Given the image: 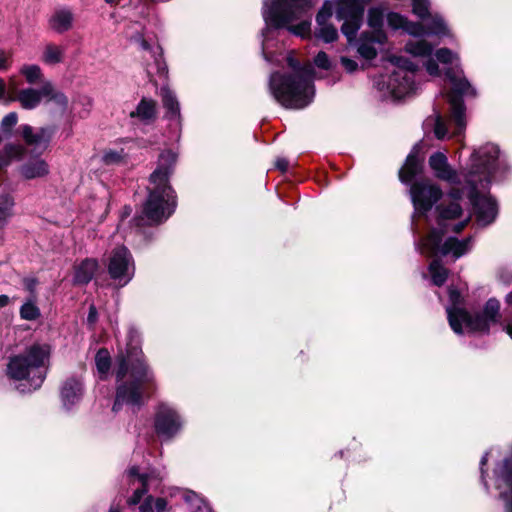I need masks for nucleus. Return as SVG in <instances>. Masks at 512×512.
I'll return each instance as SVG.
<instances>
[{"mask_svg":"<svg viewBox=\"0 0 512 512\" xmlns=\"http://www.w3.org/2000/svg\"><path fill=\"white\" fill-rule=\"evenodd\" d=\"M127 477L132 485H137L133 495L128 500L129 505L140 503L143 495L151 489H157L163 479V475L159 471L140 474L137 467L130 468Z\"/></svg>","mask_w":512,"mask_h":512,"instance_id":"ddd939ff","label":"nucleus"},{"mask_svg":"<svg viewBox=\"0 0 512 512\" xmlns=\"http://www.w3.org/2000/svg\"><path fill=\"white\" fill-rule=\"evenodd\" d=\"M353 6H356L360 9V16L363 15L364 7L358 0H352ZM350 0H339L337 4L336 16L339 20L344 18H350V11L352 8V3H349Z\"/></svg>","mask_w":512,"mask_h":512,"instance_id":"58836bf2","label":"nucleus"},{"mask_svg":"<svg viewBox=\"0 0 512 512\" xmlns=\"http://www.w3.org/2000/svg\"><path fill=\"white\" fill-rule=\"evenodd\" d=\"M97 269V260L85 259L75 268L74 282L77 284H87L91 281Z\"/></svg>","mask_w":512,"mask_h":512,"instance_id":"a878e982","label":"nucleus"},{"mask_svg":"<svg viewBox=\"0 0 512 512\" xmlns=\"http://www.w3.org/2000/svg\"><path fill=\"white\" fill-rule=\"evenodd\" d=\"M448 294L450 304L446 307V312L454 333H487L491 325L499 322L500 302L496 298H490L481 313L472 315L462 307L463 299L457 288L450 286Z\"/></svg>","mask_w":512,"mask_h":512,"instance_id":"0eeeda50","label":"nucleus"},{"mask_svg":"<svg viewBox=\"0 0 512 512\" xmlns=\"http://www.w3.org/2000/svg\"><path fill=\"white\" fill-rule=\"evenodd\" d=\"M424 77L444 86L449 104V127L439 112L434 120L437 139L460 137L466 128L463 98H476L478 93L466 79L460 66H382L372 78L373 89L381 100L397 101L413 94Z\"/></svg>","mask_w":512,"mask_h":512,"instance_id":"f03ea898","label":"nucleus"},{"mask_svg":"<svg viewBox=\"0 0 512 512\" xmlns=\"http://www.w3.org/2000/svg\"><path fill=\"white\" fill-rule=\"evenodd\" d=\"M410 198L414 207L412 216V229L414 233H420L419 221L423 218L429 224V213L435 203L441 200L443 192L441 188L429 180L416 181L409 189Z\"/></svg>","mask_w":512,"mask_h":512,"instance_id":"1a4fd4ad","label":"nucleus"},{"mask_svg":"<svg viewBox=\"0 0 512 512\" xmlns=\"http://www.w3.org/2000/svg\"><path fill=\"white\" fill-rule=\"evenodd\" d=\"M134 146V141L122 140L119 143H116L113 147L107 148L103 151L101 162L108 166L126 164Z\"/></svg>","mask_w":512,"mask_h":512,"instance_id":"2eb2a0df","label":"nucleus"},{"mask_svg":"<svg viewBox=\"0 0 512 512\" xmlns=\"http://www.w3.org/2000/svg\"><path fill=\"white\" fill-rule=\"evenodd\" d=\"M19 313L21 319L26 321H35L41 315L40 309L32 298L23 303L20 307Z\"/></svg>","mask_w":512,"mask_h":512,"instance_id":"c9c22d12","label":"nucleus"},{"mask_svg":"<svg viewBox=\"0 0 512 512\" xmlns=\"http://www.w3.org/2000/svg\"><path fill=\"white\" fill-rule=\"evenodd\" d=\"M167 505V501L162 497L147 496L138 509L139 512H164Z\"/></svg>","mask_w":512,"mask_h":512,"instance_id":"7c9ffc66","label":"nucleus"},{"mask_svg":"<svg viewBox=\"0 0 512 512\" xmlns=\"http://www.w3.org/2000/svg\"><path fill=\"white\" fill-rule=\"evenodd\" d=\"M24 147L19 144H7L0 149V169L9 166L13 160H18L24 154Z\"/></svg>","mask_w":512,"mask_h":512,"instance_id":"c756f323","label":"nucleus"},{"mask_svg":"<svg viewBox=\"0 0 512 512\" xmlns=\"http://www.w3.org/2000/svg\"><path fill=\"white\" fill-rule=\"evenodd\" d=\"M52 91V83H43L41 87L19 88L18 84L12 80L9 83L8 96L6 104L18 102L23 109H35L41 103L42 99Z\"/></svg>","mask_w":512,"mask_h":512,"instance_id":"f8f14e48","label":"nucleus"},{"mask_svg":"<svg viewBox=\"0 0 512 512\" xmlns=\"http://www.w3.org/2000/svg\"><path fill=\"white\" fill-rule=\"evenodd\" d=\"M20 174L27 180L45 177L49 174V165L42 158H33L20 167Z\"/></svg>","mask_w":512,"mask_h":512,"instance_id":"5701e85b","label":"nucleus"},{"mask_svg":"<svg viewBox=\"0 0 512 512\" xmlns=\"http://www.w3.org/2000/svg\"><path fill=\"white\" fill-rule=\"evenodd\" d=\"M314 64H328V56L324 52L318 53L315 58Z\"/></svg>","mask_w":512,"mask_h":512,"instance_id":"864d4df0","label":"nucleus"},{"mask_svg":"<svg viewBox=\"0 0 512 512\" xmlns=\"http://www.w3.org/2000/svg\"><path fill=\"white\" fill-rule=\"evenodd\" d=\"M429 166L434 175L439 180L449 183L453 187H462L464 179L461 180L459 173L448 163V158L443 152H435L429 158ZM467 171V167L462 173V177Z\"/></svg>","mask_w":512,"mask_h":512,"instance_id":"4468645a","label":"nucleus"},{"mask_svg":"<svg viewBox=\"0 0 512 512\" xmlns=\"http://www.w3.org/2000/svg\"><path fill=\"white\" fill-rule=\"evenodd\" d=\"M333 5L330 1H325L321 10L318 12L316 21L318 24L317 36L325 42H332L337 39L338 33L334 26L327 23L332 16Z\"/></svg>","mask_w":512,"mask_h":512,"instance_id":"f3484780","label":"nucleus"},{"mask_svg":"<svg viewBox=\"0 0 512 512\" xmlns=\"http://www.w3.org/2000/svg\"><path fill=\"white\" fill-rule=\"evenodd\" d=\"M405 49L409 54L416 57H426L432 52L431 45L424 40L411 41L406 44Z\"/></svg>","mask_w":512,"mask_h":512,"instance_id":"f704fd0d","label":"nucleus"},{"mask_svg":"<svg viewBox=\"0 0 512 512\" xmlns=\"http://www.w3.org/2000/svg\"><path fill=\"white\" fill-rule=\"evenodd\" d=\"M74 14L69 8L56 9L49 18V27L58 32L63 33L72 28Z\"/></svg>","mask_w":512,"mask_h":512,"instance_id":"4be33fe9","label":"nucleus"},{"mask_svg":"<svg viewBox=\"0 0 512 512\" xmlns=\"http://www.w3.org/2000/svg\"><path fill=\"white\" fill-rule=\"evenodd\" d=\"M424 26V34L444 35L447 27L444 20L438 16H432L430 21Z\"/></svg>","mask_w":512,"mask_h":512,"instance_id":"4c0bfd02","label":"nucleus"},{"mask_svg":"<svg viewBox=\"0 0 512 512\" xmlns=\"http://www.w3.org/2000/svg\"><path fill=\"white\" fill-rule=\"evenodd\" d=\"M108 273L116 286H126L134 277L135 263L125 246L116 247L109 257Z\"/></svg>","mask_w":512,"mask_h":512,"instance_id":"9d476101","label":"nucleus"},{"mask_svg":"<svg viewBox=\"0 0 512 512\" xmlns=\"http://www.w3.org/2000/svg\"><path fill=\"white\" fill-rule=\"evenodd\" d=\"M115 373L118 385L112 410L118 412L124 405L139 408L154 385V375L144 362L134 328L128 332L126 353L117 357Z\"/></svg>","mask_w":512,"mask_h":512,"instance_id":"20e7f679","label":"nucleus"},{"mask_svg":"<svg viewBox=\"0 0 512 512\" xmlns=\"http://www.w3.org/2000/svg\"><path fill=\"white\" fill-rule=\"evenodd\" d=\"M9 84L6 86L3 80L0 78V99H2L6 103V98L8 96Z\"/></svg>","mask_w":512,"mask_h":512,"instance_id":"8fccbe9b","label":"nucleus"},{"mask_svg":"<svg viewBox=\"0 0 512 512\" xmlns=\"http://www.w3.org/2000/svg\"><path fill=\"white\" fill-rule=\"evenodd\" d=\"M10 299L7 295H0V307L8 305Z\"/></svg>","mask_w":512,"mask_h":512,"instance_id":"6e6d98bb","label":"nucleus"},{"mask_svg":"<svg viewBox=\"0 0 512 512\" xmlns=\"http://www.w3.org/2000/svg\"><path fill=\"white\" fill-rule=\"evenodd\" d=\"M171 497H175L176 504H181L187 512H207L210 509L202 498L190 490L175 489Z\"/></svg>","mask_w":512,"mask_h":512,"instance_id":"a211bd4d","label":"nucleus"},{"mask_svg":"<svg viewBox=\"0 0 512 512\" xmlns=\"http://www.w3.org/2000/svg\"><path fill=\"white\" fill-rule=\"evenodd\" d=\"M64 50L57 45L49 44L43 52V60L49 63H59L64 61Z\"/></svg>","mask_w":512,"mask_h":512,"instance_id":"ea45409f","label":"nucleus"},{"mask_svg":"<svg viewBox=\"0 0 512 512\" xmlns=\"http://www.w3.org/2000/svg\"><path fill=\"white\" fill-rule=\"evenodd\" d=\"M377 43L379 44L376 40H375V35H372L371 37H365L361 40L359 46H358V52L359 54L365 58L366 60H371L373 59L377 52H376V48L374 47V44Z\"/></svg>","mask_w":512,"mask_h":512,"instance_id":"e433bc0d","label":"nucleus"},{"mask_svg":"<svg viewBox=\"0 0 512 512\" xmlns=\"http://www.w3.org/2000/svg\"><path fill=\"white\" fill-rule=\"evenodd\" d=\"M183 419L178 411L168 404L157 407L154 426L157 435L164 441L176 437L183 428Z\"/></svg>","mask_w":512,"mask_h":512,"instance_id":"9b49d317","label":"nucleus"},{"mask_svg":"<svg viewBox=\"0 0 512 512\" xmlns=\"http://www.w3.org/2000/svg\"><path fill=\"white\" fill-rule=\"evenodd\" d=\"M295 53L294 52H289L288 53V56H287V64L289 65H292V64H300V60L295 58Z\"/></svg>","mask_w":512,"mask_h":512,"instance_id":"5fc2aeb1","label":"nucleus"},{"mask_svg":"<svg viewBox=\"0 0 512 512\" xmlns=\"http://www.w3.org/2000/svg\"><path fill=\"white\" fill-rule=\"evenodd\" d=\"M429 274L434 285L442 286L447 279L448 270L438 260H433L429 264Z\"/></svg>","mask_w":512,"mask_h":512,"instance_id":"473e14b6","label":"nucleus"},{"mask_svg":"<svg viewBox=\"0 0 512 512\" xmlns=\"http://www.w3.org/2000/svg\"><path fill=\"white\" fill-rule=\"evenodd\" d=\"M166 68H167V66H163V67L161 68V72H162V73H166Z\"/></svg>","mask_w":512,"mask_h":512,"instance_id":"052dcab7","label":"nucleus"},{"mask_svg":"<svg viewBox=\"0 0 512 512\" xmlns=\"http://www.w3.org/2000/svg\"><path fill=\"white\" fill-rule=\"evenodd\" d=\"M387 21L390 27L393 29H403L407 33L413 36L424 35V26L421 23L409 22L405 17L398 13H389L387 15Z\"/></svg>","mask_w":512,"mask_h":512,"instance_id":"b1692460","label":"nucleus"},{"mask_svg":"<svg viewBox=\"0 0 512 512\" xmlns=\"http://www.w3.org/2000/svg\"><path fill=\"white\" fill-rule=\"evenodd\" d=\"M177 153L171 149L163 150L158 157L155 170L149 177L148 197L143 205V218L147 224H160L166 221L176 209V195L170 185V177L177 163Z\"/></svg>","mask_w":512,"mask_h":512,"instance_id":"39448f33","label":"nucleus"},{"mask_svg":"<svg viewBox=\"0 0 512 512\" xmlns=\"http://www.w3.org/2000/svg\"><path fill=\"white\" fill-rule=\"evenodd\" d=\"M207 512H213L211 509H209Z\"/></svg>","mask_w":512,"mask_h":512,"instance_id":"680f3d73","label":"nucleus"},{"mask_svg":"<svg viewBox=\"0 0 512 512\" xmlns=\"http://www.w3.org/2000/svg\"><path fill=\"white\" fill-rule=\"evenodd\" d=\"M160 96L164 108L166 109V117L170 121H175L177 126L181 124L180 105L176 95L168 87L163 86L160 89Z\"/></svg>","mask_w":512,"mask_h":512,"instance_id":"412c9836","label":"nucleus"},{"mask_svg":"<svg viewBox=\"0 0 512 512\" xmlns=\"http://www.w3.org/2000/svg\"><path fill=\"white\" fill-rule=\"evenodd\" d=\"M96 319H97V311H96V308L92 305L89 309L87 321L90 324H94L96 322Z\"/></svg>","mask_w":512,"mask_h":512,"instance_id":"603ef678","label":"nucleus"},{"mask_svg":"<svg viewBox=\"0 0 512 512\" xmlns=\"http://www.w3.org/2000/svg\"><path fill=\"white\" fill-rule=\"evenodd\" d=\"M435 56L437 61L442 64H451L453 62L459 61L457 54L445 48L439 49Z\"/></svg>","mask_w":512,"mask_h":512,"instance_id":"37998d69","label":"nucleus"},{"mask_svg":"<svg viewBox=\"0 0 512 512\" xmlns=\"http://www.w3.org/2000/svg\"><path fill=\"white\" fill-rule=\"evenodd\" d=\"M22 137L28 145L37 148H45L51 138V130L49 128L34 129L29 125H22Z\"/></svg>","mask_w":512,"mask_h":512,"instance_id":"aec40b11","label":"nucleus"},{"mask_svg":"<svg viewBox=\"0 0 512 512\" xmlns=\"http://www.w3.org/2000/svg\"><path fill=\"white\" fill-rule=\"evenodd\" d=\"M308 0H265L263 17L269 28H285L292 34L305 37L310 33L307 12Z\"/></svg>","mask_w":512,"mask_h":512,"instance_id":"6e6552de","label":"nucleus"},{"mask_svg":"<svg viewBox=\"0 0 512 512\" xmlns=\"http://www.w3.org/2000/svg\"><path fill=\"white\" fill-rule=\"evenodd\" d=\"M413 13L424 19L429 14L428 0H412Z\"/></svg>","mask_w":512,"mask_h":512,"instance_id":"c03bdc74","label":"nucleus"},{"mask_svg":"<svg viewBox=\"0 0 512 512\" xmlns=\"http://www.w3.org/2000/svg\"><path fill=\"white\" fill-rule=\"evenodd\" d=\"M15 198L10 193H0V230L4 229L14 216Z\"/></svg>","mask_w":512,"mask_h":512,"instance_id":"bb28decb","label":"nucleus"},{"mask_svg":"<svg viewBox=\"0 0 512 512\" xmlns=\"http://www.w3.org/2000/svg\"><path fill=\"white\" fill-rule=\"evenodd\" d=\"M350 4H353V1L350 0ZM360 9L356 6L352 5L351 11H350V18H344V23L342 25V33L347 37L348 41H352L355 37L356 31L359 28L360 25Z\"/></svg>","mask_w":512,"mask_h":512,"instance_id":"cd10ccee","label":"nucleus"},{"mask_svg":"<svg viewBox=\"0 0 512 512\" xmlns=\"http://www.w3.org/2000/svg\"><path fill=\"white\" fill-rule=\"evenodd\" d=\"M421 171L422 160L418 156V148L414 147L399 171L400 181L404 184H409Z\"/></svg>","mask_w":512,"mask_h":512,"instance_id":"6ab92c4d","label":"nucleus"},{"mask_svg":"<svg viewBox=\"0 0 512 512\" xmlns=\"http://www.w3.org/2000/svg\"><path fill=\"white\" fill-rule=\"evenodd\" d=\"M10 61H12L10 51L0 48V64H5Z\"/></svg>","mask_w":512,"mask_h":512,"instance_id":"de8ad7c7","label":"nucleus"},{"mask_svg":"<svg viewBox=\"0 0 512 512\" xmlns=\"http://www.w3.org/2000/svg\"><path fill=\"white\" fill-rule=\"evenodd\" d=\"M21 74L30 85L41 87L43 83H51L43 78L39 66H24L21 70Z\"/></svg>","mask_w":512,"mask_h":512,"instance_id":"2f4dec72","label":"nucleus"},{"mask_svg":"<svg viewBox=\"0 0 512 512\" xmlns=\"http://www.w3.org/2000/svg\"><path fill=\"white\" fill-rule=\"evenodd\" d=\"M45 99L49 102H52L53 105L60 111L65 112L68 106L67 97L60 91H57L52 85L51 93L47 94Z\"/></svg>","mask_w":512,"mask_h":512,"instance_id":"a19ab883","label":"nucleus"},{"mask_svg":"<svg viewBox=\"0 0 512 512\" xmlns=\"http://www.w3.org/2000/svg\"><path fill=\"white\" fill-rule=\"evenodd\" d=\"M109 512H120V510L116 506H111V508L109 509Z\"/></svg>","mask_w":512,"mask_h":512,"instance_id":"4d7b16f0","label":"nucleus"},{"mask_svg":"<svg viewBox=\"0 0 512 512\" xmlns=\"http://www.w3.org/2000/svg\"><path fill=\"white\" fill-rule=\"evenodd\" d=\"M505 303L507 310L512 312V291L509 292L505 297ZM503 330L512 339V317L505 316L502 322Z\"/></svg>","mask_w":512,"mask_h":512,"instance_id":"79ce46f5","label":"nucleus"},{"mask_svg":"<svg viewBox=\"0 0 512 512\" xmlns=\"http://www.w3.org/2000/svg\"><path fill=\"white\" fill-rule=\"evenodd\" d=\"M95 364L101 379H105L110 370L111 358L106 349H100L95 356Z\"/></svg>","mask_w":512,"mask_h":512,"instance_id":"72a5a7b5","label":"nucleus"},{"mask_svg":"<svg viewBox=\"0 0 512 512\" xmlns=\"http://www.w3.org/2000/svg\"><path fill=\"white\" fill-rule=\"evenodd\" d=\"M342 64L350 65V64H354V63L351 60L343 59Z\"/></svg>","mask_w":512,"mask_h":512,"instance_id":"13d9d810","label":"nucleus"},{"mask_svg":"<svg viewBox=\"0 0 512 512\" xmlns=\"http://www.w3.org/2000/svg\"><path fill=\"white\" fill-rule=\"evenodd\" d=\"M51 352L49 344L33 343L9 358L6 373L10 379L19 382L16 388L20 392H32L42 386L50 364Z\"/></svg>","mask_w":512,"mask_h":512,"instance_id":"423d86ee","label":"nucleus"},{"mask_svg":"<svg viewBox=\"0 0 512 512\" xmlns=\"http://www.w3.org/2000/svg\"><path fill=\"white\" fill-rule=\"evenodd\" d=\"M108 4H117L118 0H105Z\"/></svg>","mask_w":512,"mask_h":512,"instance_id":"bf43d9fd","label":"nucleus"},{"mask_svg":"<svg viewBox=\"0 0 512 512\" xmlns=\"http://www.w3.org/2000/svg\"><path fill=\"white\" fill-rule=\"evenodd\" d=\"M18 115L16 112L8 113L1 121V130L4 133H9L11 129L17 124Z\"/></svg>","mask_w":512,"mask_h":512,"instance_id":"a18cd8bd","label":"nucleus"},{"mask_svg":"<svg viewBox=\"0 0 512 512\" xmlns=\"http://www.w3.org/2000/svg\"><path fill=\"white\" fill-rule=\"evenodd\" d=\"M383 23V11L380 8H371L368 12V24L374 30L375 40L379 44H383L386 36L381 30Z\"/></svg>","mask_w":512,"mask_h":512,"instance_id":"c85d7f7f","label":"nucleus"},{"mask_svg":"<svg viewBox=\"0 0 512 512\" xmlns=\"http://www.w3.org/2000/svg\"><path fill=\"white\" fill-rule=\"evenodd\" d=\"M359 66H277L270 73L268 88L272 97L284 108L303 109L315 96L314 80L334 84L341 79V68L349 75ZM364 68V66H360Z\"/></svg>","mask_w":512,"mask_h":512,"instance_id":"7ed1b4c3","label":"nucleus"},{"mask_svg":"<svg viewBox=\"0 0 512 512\" xmlns=\"http://www.w3.org/2000/svg\"><path fill=\"white\" fill-rule=\"evenodd\" d=\"M24 286L25 288L29 291V292H34L36 286H37V281L36 279L34 278H26L24 280Z\"/></svg>","mask_w":512,"mask_h":512,"instance_id":"09e8293b","label":"nucleus"},{"mask_svg":"<svg viewBox=\"0 0 512 512\" xmlns=\"http://www.w3.org/2000/svg\"><path fill=\"white\" fill-rule=\"evenodd\" d=\"M276 168L282 172H285L288 168V161L284 158H279L276 161Z\"/></svg>","mask_w":512,"mask_h":512,"instance_id":"3c124183","label":"nucleus"},{"mask_svg":"<svg viewBox=\"0 0 512 512\" xmlns=\"http://www.w3.org/2000/svg\"><path fill=\"white\" fill-rule=\"evenodd\" d=\"M488 461V452H486L482 458H481V461H480V470H481V479H482V482L484 484V486L487 488L488 487V483L485 479V474H484V470H483V467L486 465Z\"/></svg>","mask_w":512,"mask_h":512,"instance_id":"49530a36","label":"nucleus"},{"mask_svg":"<svg viewBox=\"0 0 512 512\" xmlns=\"http://www.w3.org/2000/svg\"><path fill=\"white\" fill-rule=\"evenodd\" d=\"M83 383L77 378H68L61 386L60 396L65 409L70 410L82 399Z\"/></svg>","mask_w":512,"mask_h":512,"instance_id":"dca6fc26","label":"nucleus"},{"mask_svg":"<svg viewBox=\"0 0 512 512\" xmlns=\"http://www.w3.org/2000/svg\"><path fill=\"white\" fill-rule=\"evenodd\" d=\"M499 155V148L491 143L473 151L464 175V185L450 189L447 197L435 208L430 233L416 243L421 254L458 259L471 249V238L458 240L447 235L450 231L459 233L470 221V213H465L459 204L463 196L469 199L479 226L485 227L494 222L498 215V205L486 191L507 170L506 163L500 160Z\"/></svg>","mask_w":512,"mask_h":512,"instance_id":"f257e3e1","label":"nucleus"},{"mask_svg":"<svg viewBox=\"0 0 512 512\" xmlns=\"http://www.w3.org/2000/svg\"><path fill=\"white\" fill-rule=\"evenodd\" d=\"M131 118H138L144 123H150L156 118V102L152 99L143 98L134 111L130 113Z\"/></svg>","mask_w":512,"mask_h":512,"instance_id":"393cba45","label":"nucleus"}]
</instances>
